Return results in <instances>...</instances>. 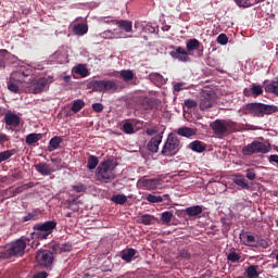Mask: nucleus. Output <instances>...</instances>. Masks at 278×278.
<instances>
[{"instance_id": "5", "label": "nucleus", "mask_w": 278, "mask_h": 278, "mask_svg": "<svg viewBox=\"0 0 278 278\" xmlns=\"http://www.w3.org/2000/svg\"><path fill=\"white\" fill-rule=\"evenodd\" d=\"M89 88H91L93 92H108L109 94H114V92H118V83L110 79L92 80L89 83Z\"/></svg>"}, {"instance_id": "35", "label": "nucleus", "mask_w": 278, "mask_h": 278, "mask_svg": "<svg viewBox=\"0 0 278 278\" xmlns=\"http://www.w3.org/2000/svg\"><path fill=\"white\" fill-rule=\"evenodd\" d=\"M97 166H99V157H97L96 155H90L88 157L87 168L89 170H94Z\"/></svg>"}, {"instance_id": "60", "label": "nucleus", "mask_w": 278, "mask_h": 278, "mask_svg": "<svg viewBox=\"0 0 278 278\" xmlns=\"http://www.w3.org/2000/svg\"><path fill=\"white\" fill-rule=\"evenodd\" d=\"M181 90H184V83H178V84L174 85L175 92H181Z\"/></svg>"}, {"instance_id": "1", "label": "nucleus", "mask_w": 278, "mask_h": 278, "mask_svg": "<svg viewBox=\"0 0 278 278\" xmlns=\"http://www.w3.org/2000/svg\"><path fill=\"white\" fill-rule=\"evenodd\" d=\"M34 237H21L20 239L11 242L9 249L0 252V260H12V257H23L27 247L34 248Z\"/></svg>"}, {"instance_id": "31", "label": "nucleus", "mask_w": 278, "mask_h": 278, "mask_svg": "<svg viewBox=\"0 0 278 278\" xmlns=\"http://www.w3.org/2000/svg\"><path fill=\"white\" fill-rule=\"evenodd\" d=\"M174 213L173 211H166L161 214V223L163 225H170V220H173Z\"/></svg>"}, {"instance_id": "3", "label": "nucleus", "mask_w": 278, "mask_h": 278, "mask_svg": "<svg viewBox=\"0 0 278 278\" xmlns=\"http://www.w3.org/2000/svg\"><path fill=\"white\" fill-rule=\"evenodd\" d=\"M275 112H278V106L261 102H252L243 106V114H250L256 118H264V116L275 114Z\"/></svg>"}, {"instance_id": "20", "label": "nucleus", "mask_w": 278, "mask_h": 278, "mask_svg": "<svg viewBox=\"0 0 278 278\" xmlns=\"http://www.w3.org/2000/svg\"><path fill=\"white\" fill-rule=\"evenodd\" d=\"M137 253H138V251H136V249L128 248L121 252V257L124 262H126V264H130V262H132L134 257H136Z\"/></svg>"}, {"instance_id": "50", "label": "nucleus", "mask_w": 278, "mask_h": 278, "mask_svg": "<svg viewBox=\"0 0 278 278\" xmlns=\"http://www.w3.org/2000/svg\"><path fill=\"white\" fill-rule=\"evenodd\" d=\"M122 129L124 134H134V125L129 122L125 123Z\"/></svg>"}, {"instance_id": "2", "label": "nucleus", "mask_w": 278, "mask_h": 278, "mask_svg": "<svg viewBox=\"0 0 278 278\" xmlns=\"http://www.w3.org/2000/svg\"><path fill=\"white\" fill-rule=\"evenodd\" d=\"M210 127L217 138H225V136H229V134L240 131L238 123L232 122L231 119H215L210 124Z\"/></svg>"}, {"instance_id": "27", "label": "nucleus", "mask_w": 278, "mask_h": 278, "mask_svg": "<svg viewBox=\"0 0 278 278\" xmlns=\"http://www.w3.org/2000/svg\"><path fill=\"white\" fill-rule=\"evenodd\" d=\"M60 144H62V137L54 136L49 141L48 150L49 151H55V149H60Z\"/></svg>"}, {"instance_id": "9", "label": "nucleus", "mask_w": 278, "mask_h": 278, "mask_svg": "<svg viewBox=\"0 0 278 278\" xmlns=\"http://www.w3.org/2000/svg\"><path fill=\"white\" fill-rule=\"evenodd\" d=\"M36 260L39 266H42L43 268H51V266H53V260H55V256H53V252L49 250H41L37 252Z\"/></svg>"}, {"instance_id": "48", "label": "nucleus", "mask_w": 278, "mask_h": 278, "mask_svg": "<svg viewBox=\"0 0 278 278\" xmlns=\"http://www.w3.org/2000/svg\"><path fill=\"white\" fill-rule=\"evenodd\" d=\"M240 254L236 252H230L227 256L228 262H232V264H236V262H240Z\"/></svg>"}, {"instance_id": "33", "label": "nucleus", "mask_w": 278, "mask_h": 278, "mask_svg": "<svg viewBox=\"0 0 278 278\" xmlns=\"http://www.w3.org/2000/svg\"><path fill=\"white\" fill-rule=\"evenodd\" d=\"M235 3L238 8H252V5H256L257 0H235Z\"/></svg>"}, {"instance_id": "23", "label": "nucleus", "mask_w": 278, "mask_h": 278, "mask_svg": "<svg viewBox=\"0 0 278 278\" xmlns=\"http://www.w3.org/2000/svg\"><path fill=\"white\" fill-rule=\"evenodd\" d=\"M197 128H190V127H180L177 130V135L181 136L182 138H192V136H197Z\"/></svg>"}, {"instance_id": "15", "label": "nucleus", "mask_w": 278, "mask_h": 278, "mask_svg": "<svg viewBox=\"0 0 278 278\" xmlns=\"http://www.w3.org/2000/svg\"><path fill=\"white\" fill-rule=\"evenodd\" d=\"M4 123L7 127H18L21 117L16 113L9 111L4 114Z\"/></svg>"}, {"instance_id": "22", "label": "nucleus", "mask_w": 278, "mask_h": 278, "mask_svg": "<svg viewBox=\"0 0 278 278\" xmlns=\"http://www.w3.org/2000/svg\"><path fill=\"white\" fill-rule=\"evenodd\" d=\"M115 25H117V27L123 31H126V34H131L134 29V24L127 20H117L115 21Z\"/></svg>"}, {"instance_id": "49", "label": "nucleus", "mask_w": 278, "mask_h": 278, "mask_svg": "<svg viewBox=\"0 0 278 278\" xmlns=\"http://www.w3.org/2000/svg\"><path fill=\"white\" fill-rule=\"evenodd\" d=\"M235 184L236 186H240V188H245V190H248L249 188V184L244 178H236Z\"/></svg>"}, {"instance_id": "59", "label": "nucleus", "mask_w": 278, "mask_h": 278, "mask_svg": "<svg viewBox=\"0 0 278 278\" xmlns=\"http://www.w3.org/2000/svg\"><path fill=\"white\" fill-rule=\"evenodd\" d=\"M52 251H53V253H55V254L62 253V245H60V244H54V245H52Z\"/></svg>"}, {"instance_id": "30", "label": "nucleus", "mask_w": 278, "mask_h": 278, "mask_svg": "<svg viewBox=\"0 0 278 278\" xmlns=\"http://www.w3.org/2000/svg\"><path fill=\"white\" fill-rule=\"evenodd\" d=\"M84 108H86V102H84V100H75L72 104V112H74V114H77V112H81Z\"/></svg>"}, {"instance_id": "25", "label": "nucleus", "mask_w": 278, "mask_h": 278, "mask_svg": "<svg viewBox=\"0 0 278 278\" xmlns=\"http://www.w3.org/2000/svg\"><path fill=\"white\" fill-rule=\"evenodd\" d=\"M189 149H191V151H194V153H203V151L207 149V146L203 143V141L195 140L189 144Z\"/></svg>"}, {"instance_id": "32", "label": "nucleus", "mask_w": 278, "mask_h": 278, "mask_svg": "<svg viewBox=\"0 0 278 278\" xmlns=\"http://www.w3.org/2000/svg\"><path fill=\"white\" fill-rule=\"evenodd\" d=\"M73 73L76 75H80V77H88L89 72L88 68L84 66V64H79L73 68Z\"/></svg>"}, {"instance_id": "26", "label": "nucleus", "mask_w": 278, "mask_h": 278, "mask_svg": "<svg viewBox=\"0 0 278 278\" xmlns=\"http://www.w3.org/2000/svg\"><path fill=\"white\" fill-rule=\"evenodd\" d=\"M12 58V54L8 50H0V68L8 66V61Z\"/></svg>"}, {"instance_id": "29", "label": "nucleus", "mask_w": 278, "mask_h": 278, "mask_svg": "<svg viewBox=\"0 0 278 278\" xmlns=\"http://www.w3.org/2000/svg\"><path fill=\"white\" fill-rule=\"evenodd\" d=\"M40 140H42V134L33 132L26 137V144H36Z\"/></svg>"}, {"instance_id": "16", "label": "nucleus", "mask_w": 278, "mask_h": 278, "mask_svg": "<svg viewBox=\"0 0 278 278\" xmlns=\"http://www.w3.org/2000/svg\"><path fill=\"white\" fill-rule=\"evenodd\" d=\"M35 170H37L39 175H42V177H49V175L55 173V169L51 168V165L45 162L35 164Z\"/></svg>"}, {"instance_id": "13", "label": "nucleus", "mask_w": 278, "mask_h": 278, "mask_svg": "<svg viewBox=\"0 0 278 278\" xmlns=\"http://www.w3.org/2000/svg\"><path fill=\"white\" fill-rule=\"evenodd\" d=\"M240 240L245 247H257L260 244V236L243 232L240 235Z\"/></svg>"}, {"instance_id": "19", "label": "nucleus", "mask_w": 278, "mask_h": 278, "mask_svg": "<svg viewBox=\"0 0 278 278\" xmlns=\"http://www.w3.org/2000/svg\"><path fill=\"white\" fill-rule=\"evenodd\" d=\"M141 184L144 187V190H157V188L162 186V180L157 178H150L142 180Z\"/></svg>"}, {"instance_id": "46", "label": "nucleus", "mask_w": 278, "mask_h": 278, "mask_svg": "<svg viewBox=\"0 0 278 278\" xmlns=\"http://www.w3.org/2000/svg\"><path fill=\"white\" fill-rule=\"evenodd\" d=\"M245 177L247 179H250V181H254L256 179L257 174L255 173V168H248L245 170Z\"/></svg>"}, {"instance_id": "21", "label": "nucleus", "mask_w": 278, "mask_h": 278, "mask_svg": "<svg viewBox=\"0 0 278 278\" xmlns=\"http://www.w3.org/2000/svg\"><path fill=\"white\" fill-rule=\"evenodd\" d=\"M185 214H187L189 218L201 216V214H203V205L189 206L185 210Z\"/></svg>"}, {"instance_id": "10", "label": "nucleus", "mask_w": 278, "mask_h": 278, "mask_svg": "<svg viewBox=\"0 0 278 278\" xmlns=\"http://www.w3.org/2000/svg\"><path fill=\"white\" fill-rule=\"evenodd\" d=\"M28 77H31V71L25 67H20L18 70L12 72L11 81H16L17 84H29L31 78L27 80Z\"/></svg>"}, {"instance_id": "47", "label": "nucleus", "mask_w": 278, "mask_h": 278, "mask_svg": "<svg viewBox=\"0 0 278 278\" xmlns=\"http://www.w3.org/2000/svg\"><path fill=\"white\" fill-rule=\"evenodd\" d=\"M13 153L10 150L0 152V164L2 162H7V160H10V157H12Z\"/></svg>"}, {"instance_id": "53", "label": "nucleus", "mask_w": 278, "mask_h": 278, "mask_svg": "<svg viewBox=\"0 0 278 278\" xmlns=\"http://www.w3.org/2000/svg\"><path fill=\"white\" fill-rule=\"evenodd\" d=\"M143 31L146 34H155L157 31V27L151 26V25H147V26L143 27Z\"/></svg>"}, {"instance_id": "63", "label": "nucleus", "mask_w": 278, "mask_h": 278, "mask_svg": "<svg viewBox=\"0 0 278 278\" xmlns=\"http://www.w3.org/2000/svg\"><path fill=\"white\" fill-rule=\"evenodd\" d=\"M146 134L148 136H155V134H157V129H155V128H147Z\"/></svg>"}, {"instance_id": "58", "label": "nucleus", "mask_w": 278, "mask_h": 278, "mask_svg": "<svg viewBox=\"0 0 278 278\" xmlns=\"http://www.w3.org/2000/svg\"><path fill=\"white\" fill-rule=\"evenodd\" d=\"M49 274L47 271H39L33 276V278H48Z\"/></svg>"}, {"instance_id": "57", "label": "nucleus", "mask_w": 278, "mask_h": 278, "mask_svg": "<svg viewBox=\"0 0 278 278\" xmlns=\"http://www.w3.org/2000/svg\"><path fill=\"white\" fill-rule=\"evenodd\" d=\"M79 203V201L77 199H72L67 201V210H73L74 205H77Z\"/></svg>"}, {"instance_id": "34", "label": "nucleus", "mask_w": 278, "mask_h": 278, "mask_svg": "<svg viewBox=\"0 0 278 278\" xmlns=\"http://www.w3.org/2000/svg\"><path fill=\"white\" fill-rule=\"evenodd\" d=\"M21 83H16L10 78V81L8 83V89L10 92H14V94H21V87L18 86Z\"/></svg>"}, {"instance_id": "40", "label": "nucleus", "mask_w": 278, "mask_h": 278, "mask_svg": "<svg viewBox=\"0 0 278 278\" xmlns=\"http://www.w3.org/2000/svg\"><path fill=\"white\" fill-rule=\"evenodd\" d=\"M147 201L149 203H163L164 202V198L162 195H153L151 193H149L147 197H146Z\"/></svg>"}, {"instance_id": "52", "label": "nucleus", "mask_w": 278, "mask_h": 278, "mask_svg": "<svg viewBox=\"0 0 278 278\" xmlns=\"http://www.w3.org/2000/svg\"><path fill=\"white\" fill-rule=\"evenodd\" d=\"M217 42H218V45L225 46V45H227V42H229V38L227 37L226 34H220L217 37Z\"/></svg>"}, {"instance_id": "6", "label": "nucleus", "mask_w": 278, "mask_h": 278, "mask_svg": "<svg viewBox=\"0 0 278 278\" xmlns=\"http://www.w3.org/2000/svg\"><path fill=\"white\" fill-rule=\"evenodd\" d=\"M55 227H58V223L55 220H48L42 224H36L33 227L35 232H33L30 236L31 238L36 236V238L39 240H47V238L53 233V229H55Z\"/></svg>"}, {"instance_id": "12", "label": "nucleus", "mask_w": 278, "mask_h": 278, "mask_svg": "<svg viewBox=\"0 0 278 278\" xmlns=\"http://www.w3.org/2000/svg\"><path fill=\"white\" fill-rule=\"evenodd\" d=\"M193 51H197V58H203V45L198 39L187 41V53L193 55Z\"/></svg>"}, {"instance_id": "7", "label": "nucleus", "mask_w": 278, "mask_h": 278, "mask_svg": "<svg viewBox=\"0 0 278 278\" xmlns=\"http://www.w3.org/2000/svg\"><path fill=\"white\" fill-rule=\"evenodd\" d=\"M242 155L251 156L255 155L256 153H262L265 155V153H270V146L269 143H264L258 140H254L251 143L244 146L241 150Z\"/></svg>"}, {"instance_id": "41", "label": "nucleus", "mask_w": 278, "mask_h": 278, "mask_svg": "<svg viewBox=\"0 0 278 278\" xmlns=\"http://www.w3.org/2000/svg\"><path fill=\"white\" fill-rule=\"evenodd\" d=\"M149 79L150 81H152L153 84H162L164 76H162V74L159 73H151L149 75Z\"/></svg>"}, {"instance_id": "14", "label": "nucleus", "mask_w": 278, "mask_h": 278, "mask_svg": "<svg viewBox=\"0 0 278 278\" xmlns=\"http://www.w3.org/2000/svg\"><path fill=\"white\" fill-rule=\"evenodd\" d=\"M49 88V79L48 78H39L37 79L30 87L33 94H40V92H45Z\"/></svg>"}, {"instance_id": "37", "label": "nucleus", "mask_w": 278, "mask_h": 278, "mask_svg": "<svg viewBox=\"0 0 278 278\" xmlns=\"http://www.w3.org/2000/svg\"><path fill=\"white\" fill-rule=\"evenodd\" d=\"M252 97L254 99H257V97L264 94V89H262V86L253 84L251 87Z\"/></svg>"}, {"instance_id": "55", "label": "nucleus", "mask_w": 278, "mask_h": 278, "mask_svg": "<svg viewBox=\"0 0 278 278\" xmlns=\"http://www.w3.org/2000/svg\"><path fill=\"white\" fill-rule=\"evenodd\" d=\"M100 23L110 24V23H116V20L112 16H103L100 17Z\"/></svg>"}, {"instance_id": "44", "label": "nucleus", "mask_w": 278, "mask_h": 278, "mask_svg": "<svg viewBox=\"0 0 278 278\" xmlns=\"http://www.w3.org/2000/svg\"><path fill=\"white\" fill-rule=\"evenodd\" d=\"M121 77H123L124 81H131L134 79V72L124 70L121 72Z\"/></svg>"}, {"instance_id": "39", "label": "nucleus", "mask_w": 278, "mask_h": 278, "mask_svg": "<svg viewBox=\"0 0 278 278\" xmlns=\"http://www.w3.org/2000/svg\"><path fill=\"white\" fill-rule=\"evenodd\" d=\"M142 225H153L155 223V216L150 214H144L140 217Z\"/></svg>"}, {"instance_id": "42", "label": "nucleus", "mask_w": 278, "mask_h": 278, "mask_svg": "<svg viewBox=\"0 0 278 278\" xmlns=\"http://www.w3.org/2000/svg\"><path fill=\"white\" fill-rule=\"evenodd\" d=\"M29 220H38V211H33L22 218V223H29Z\"/></svg>"}, {"instance_id": "4", "label": "nucleus", "mask_w": 278, "mask_h": 278, "mask_svg": "<svg viewBox=\"0 0 278 278\" xmlns=\"http://www.w3.org/2000/svg\"><path fill=\"white\" fill-rule=\"evenodd\" d=\"M115 168L116 164L112 160L101 162L96 170L97 180L101 181V184H110V181L116 179Z\"/></svg>"}, {"instance_id": "43", "label": "nucleus", "mask_w": 278, "mask_h": 278, "mask_svg": "<svg viewBox=\"0 0 278 278\" xmlns=\"http://www.w3.org/2000/svg\"><path fill=\"white\" fill-rule=\"evenodd\" d=\"M100 37L103 38L104 40H113V38H116V33L112 30H104L103 33L100 34Z\"/></svg>"}, {"instance_id": "45", "label": "nucleus", "mask_w": 278, "mask_h": 278, "mask_svg": "<svg viewBox=\"0 0 278 278\" xmlns=\"http://www.w3.org/2000/svg\"><path fill=\"white\" fill-rule=\"evenodd\" d=\"M178 255L179 257H181V260H187V261H189L192 257V254L186 249L178 250Z\"/></svg>"}, {"instance_id": "54", "label": "nucleus", "mask_w": 278, "mask_h": 278, "mask_svg": "<svg viewBox=\"0 0 278 278\" xmlns=\"http://www.w3.org/2000/svg\"><path fill=\"white\" fill-rule=\"evenodd\" d=\"M91 108L93 112H97L98 114H100V112H103L104 110V106L101 103H93Z\"/></svg>"}, {"instance_id": "51", "label": "nucleus", "mask_w": 278, "mask_h": 278, "mask_svg": "<svg viewBox=\"0 0 278 278\" xmlns=\"http://www.w3.org/2000/svg\"><path fill=\"white\" fill-rule=\"evenodd\" d=\"M197 105H198L197 100H192V99L185 100V106L187 108V110H192L197 108Z\"/></svg>"}, {"instance_id": "56", "label": "nucleus", "mask_w": 278, "mask_h": 278, "mask_svg": "<svg viewBox=\"0 0 278 278\" xmlns=\"http://www.w3.org/2000/svg\"><path fill=\"white\" fill-rule=\"evenodd\" d=\"M70 251H73V245L70 243H64L61 245V252L62 253H68Z\"/></svg>"}, {"instance_id": "17", "label": "nucleus", "mask_w": 278, "mask_h": 278, "mask_svg": "<svg viewBox=\"0 0 278 278\" xmlns=\"http://www.w3.org/2000/svg\"><path fill=\"white\" fill-rule=\"evenodd\" d=\"M214 105V98L210 93H202L200 97V110H210Z\"/></svg>"}, {"instance_id": "28", "label": "nucleus", "mask_w": 278, "mask_h": 278, "mask_svg": "<svg viewBox=\"0 0 278 278\" xmlns=\"http://www.w3.org/2000/svg\"><path fill=\"white\" fill-rule=\"evenodd\" d=\"M265 92H269L270 94H276V97H278V78L265 86Z\"/></svg>"}, {"instance_id": "18", "label": "nucleus", "mask_w": 278, "mask_h": 278, "mask_svg": "<svg viewBox=\"0 0 278 278\" xmlns=\"http://www.w3.org/2000/svg\"><path fill=\"white\" fill-rule=\"evenodd\" d=\"M162 135L157 134L148 142V150H150L151 153H157L160 144H162Z\"/></svg>"}, {"instance_id": "8", "label": "nucleus", "mask_w": 278, "mask_h": 278, "mask_svg": "<svg viewBox=\"0 0 278 278\" xmlns=\"http://www.w3.org/2000/svg\"><path fill=\"white\" fill-rule=\"evenodd\" d=\"M180 149L181 142L179 141V138L175 135H168L161 153L165 157H173L179 153Z\"/></svg>"}, {"instance_id": "64", "label": "nucleus", "mask_w": 278, "mask_h": 278, "mask_svg": "<svg viewBox=\"0 0 278 278\" xmlns=\"http://www.w3.org/2000/svg\"><path fill=\"white\" fill-rule=\"evenodd\" d=\"M8 142V135L0 134V144H5Z\"/></svg>"}, {"instance_id": "62", "label": "nucleus", "mask_w": 278, "mask_h": 278, "mask_svg": "<svg viewBox=\"0 0 278 278\" xmlns=\"http://www.w3.org/2000/svg\"><path fill=\"white\" fill-rule=\"evenodd\" d=\"M10 192H11L10 197H16V194H21V192H23V187H17L15 190Z\"/></svg>"}, {"instance_id": "36", "label": "nucleus", "mask_w": 278, "mask_h": 278, "mask_svg": "<svg viewBox=\"0 0 278 278\" xmlns=\"http://www.w3.org/2000/svg\"><path fill=\"white\" fill-rule=\"evenodd\" d=\"M111 201L113 203H116L117 205H125V203H127V195H125V194H115L111 198Z\"/></svg>"}, {"instance_id": "24", "label": "nucleus", "mask_w": 278, "mask_h": 278, "mask_svg": "<svg viewBox=\"0 0 278 278\" xmlns=\"http://www.w3.org/2000/svg\"><path fill=\"white\" fill-rule=\"evenodd\" d=\"M72 31L75 34V36H86V34H88V24H76L73 26Z\"/></svg>"}, {"instance_id": "38", "label": "nucleus", "mask_w": 278, "mask_h": 278, "mask_svg": "<svg viewBox=\"0 0 278 278\" xmlns=\"http://www.w3.org/2000/svg\"><path fill=\"white\" fill-rule=\"evenodd\" d=\"M257 265H251L248 267L247 269V275L249 278H255V277H260V273H257Z\"/></svg>"}, {"instance_id": "61", "label": "nucleus", "mask_w": 278, "mask_h": 278, "mask_svg": "<svg viewBox=\"0 0 278 278\" xmlns=\"http://www.w3.org/2000/svg\"><path fill=\"white\" fill-rule=\"evenodd\" d=\"M73 190H74L75 192H84L85 188H84V185L78 184V185H75V186L73 187Z\"/></svg>"}, {"instance_id": "11", "label": "nucleus", "mask_w": 278, "mask_h": 278, "mask_svg": "<svg viewBox=\"0 0 278 278\" xmlns=\"http://www.w3.org/2000/svg\"><path fill=\"white\" fill-rule=\"evenodd\" d=\"M173 51L169 52L170 58L178 60V62H190V54L182 47L169 46Z\"/></svg>"}]
</instances>
